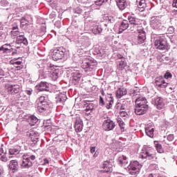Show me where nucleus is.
Here are the masks:
<instances>
[{
	"mask_svg": "<svg viewBox=\"0 0 177 177\" xmlns=\"http://www.w3.org/2000/svg\"><path fill=\"white\" fill-rule=\"evenodd\" d=\"M82 39H86L87 41L89 40V36H88V33H84L82 36Z\"/></svg>",
	"mask_w": 177,
	"mask_h": 177,
	"instance_id": "e2e57ef3",
	"label": "nucleus"
},
{
	"mask_svg": "<svg viewBox=\"0 0 177 177\" xmlns=\"http://www.w3.org/2000/svg\"><path fill=\"white\" fill-rule=\"evenodd\" d=\"M135 103H136V106H149L147 104V100L144 97H138L136 100Z\"/></svg>",
	"mask_w": 177,
	"mask_h": 177,
	"instance_id": "c85d7f7f",
	"label": "nucleus"
},
{
	"mask_svg": "<svg viewBox=\"0 0 177 177\" xmlns=\"http://www.w3.org/2000/svg\"><path fill=\"white\" fill-rule=\"evenodd\" d=\"M109 0H96L95 1V5H97V6H102V5H103V3H106V2H108Z\"/></svg>",
	"mask_w": 177,
	"mask_h": 177,
	"instance_id": "8fccbe9b",
	"label": "nucleus"
},
{
	"mask_svg": "<svg viewBox=\"0 0 177 177\" xmlns=\"http://www.w3.org/2000/svg\"><path fill=\"white\" fill-rule=\"evenodd\" d=\"M118 162H119L120 165H127V164H128V158L122 155L118 158Z\"/></svg>",
	"mask_w": 177,
	"mask_h": 177,
	"instance_id": "c9c22d12",
	"label": "nucleus"
},
{
	"mask_svg": "<svg viewBox=\"0 0 177 177\" xmlns=\"http://www.w3.org/2000/svg\"><path fill=\"white\" fill-rule=\"evenodd\" d=\"M35 108L39 113H50L49 104H48V100H46V97L44 95H41L37 99Z\"/></svg>",
	"mask_w": 177,
	"mask_h": 177,
	"instance_id": "f257e3e1",
	"label": "nucleus"
},
{
	"mask_svg": "<svg viewBox=\"0 0 177 177\" xmlns=\"http://www.w3.org/2000/svg\"><path fill=\"white\" fill-rule=\"evenodd\" d=\"M73 60L75 63H79L80 60H81V57H80V55L73 56Z\"/></svg>",
	"mask_w": 177,
	"mask_h": 177,
	"instance_id": "5fc2aeb1",
	"label": "nucleus"
},
{
	"mask_svg": "<svg viewBox=\"0 0 177 177\" xmlns=\"http://www.w3.org/2000/svg\"><path fill=\"white\" fill-rule=\"evenodd\" d=\"M103 31L102 26H95L92 28V32L95 34V35H97V34H101Z\"/></svg>",
	"mask_w": 177,
	"mask_h": 177,
	"instance_id": "58836bf2",
	"label": "nucleus"
},
{
	"mask_svg": "<svg viewBox=\"0 0 177 177\" xmlns=\"http://www.w3.org/2000/svg\"><path fill=\"white\" fill-rule=\"evenodd\" d=\"M66 53V49L63 47L57 48L54 50L52 55V58L54 62H57V60H62L64 57Z\"/></svg>",
	"mask_w": 177,
	"mask_h": 177,
	"instance_id": "9d476101",
	"label": "nucleus"
},
{
	"mask_svg": "<svg viewBox=\"0 0 177 177\" xmlns=\"http://www.w3.org/2000/svg\"><path fill=\"white\" fill-rule=\"evenodd\" d=\"M146 6V0H140L138 5V10L140 12H143L145 10V7Z\"/></svg>",
	"mask_w": 177,
	"mask_h": 177,
	"instance_id": "ea45409f",
	"label": "nucleus"
},
{
	"mask_svg": "<svg viewBox=\"0 0 177 177\" xmlns=\"http://www.w3.org/2000/svg\"><path fill=\"white\" fill-rule=\"evenodd\" d=\"M106 108L109 110L114 104V97L112 94H109L105 99Z\"/></svg>",
	"mask_w": 177,
	"mask_h": 177,
	"instance_id": "4be33fe9",
	"label": "nucleus"
},
{
	"mask_svg": "<svg viewBox=\"0 0 177 177\" xmlns=\"http://www.w3.org/2000/svg\"><path fill=\"white\" fill-rule=\"evenodd\" d=\"M93 53L95 55V56L103 57V55L106 53V51H104V49H102L100 46H97L94 48Z\"/></svg>",
	"mask_w": 177,
	"mask_h": 177,
	"instance_id": "b1692460",
	"label": "nucleus"
},
{
	"mask_svg": "<svg viewBox=\"0 0 177 177\" xmlns=\"http://www.w3.org/2000/svg\"><path fill=\"white\" fill-rule=\"evenodd\" d=\"M151 104L158 109V110H162V108L164 107L165 104H164V100L161 97H154L151 100Z\"/></svg>",
	"mask_w": 177,
	"mask_h": 177,
	"instance_id": "ddd939ff",
	"label": "nucleus"
},
{
	"mask_svg": "<svg viewBox=\"0 0 177 177\" xmlns=\"http://www.w3.org/2000/svg\"><path fill=\"white\" fill-rule=\"evenodd\" d=\"M129 102V99H127L126 100L123 101V103L120 106V111H123L124 110H127V103Z\"/></svg>",
	"mask_w": 177,
	"mask_h": 177,
	"instance_id": "49530a36",
	"label": "nucleus"
},
{
	"mask_svg": "<svg viewBox=\"0 0 177 177\" xmlns=\"http://www.w3.org/2000/svg\"><path fill=\"white\" fill-rule=\"evenodd\" d=\"M129 28V22L128 20H122V21L120 23V25L119 26V32L120 34H122L125 30H128Z\"/></svg>",
	"mask_w": 177,
	"mask_h": 177,
	"instance_id": "a878e982",
	"label": "nucleus"
},
{
	"mask_svg": "<svg viewBox=\"0 0 177 177\" xmlns=\"http://www.w3.org/2000/svg\"><path fill=\"white\" fill-rule=\"evenodd\" d=\"M38 121H39L38 118L34 115H31L28 118V122H29L30 125H31L32 127H34V125H35V124H37L38 122Z\"/></svg>",
	"mask_w": 177,
	"mask_h": 177,
	"instance_id": "e433bc0d",
	"label": "nucleus"
},
{
	"mask_svg": "<svg viewBox=\"0 0 177 177\" xmlns=\"http://www.w3.org/2000/svg\"><path fill=\"white\" fill-rule=\"evenodd\" d=\"M17 100H29L27 98V95H26V93L24 91H19L16 95Z\"/></svg>",
	"mask_w": 177,
	"mask_h": 177,
	"instance_id": "f704fd0d",
	"label": "nucleus"
},
{
	"mask_svg": "<svg viewBox=\"0 0 177 177\" xmlns=\"http://www.w3.org/2000/svg\"><path fill=\"white\" fill-rule=\"evenodd\" d=\"M171 13L174 17V18L171 19V21L177 26V10H172L171 11Z\"/></svg>",
	"mask_w": 177,
	"mask_h": 177,
	"instance_id": "79ce46f5",
	"label": "nucleus"
},
{
	"mask_svg": "<svg viewBox=\"0 0 177 177\" xmlns=\"http://www.w3.org/2000/svg\"><path fill=\"white\" fill-rule=\"evenodd\" d=\"M32 92L33 91L32 88H28L24 91V93H26V95H28V96H31V95H32Z\"/></svg>",
	"mask_w": 177,
	"mask_h": 177,
	"instance_id": "bf43d9fd",
	"label": "nucleus"
},
{
	"mask_svg": "<svg viewBox=\"0 0 177 177\" xmlns=\"http://www.w3.org/2000/svg\"><path fill=\"white\" fill-rule=\"evenodd\" d=\"M0 160L3 162H6L8 161V152H4V153L0 154Z\"/></svg>",
	"mask_w": 177,
	"mask_h": 177,
	"instance_id": "a18cd8bd",
	"label": "nucleus"
},
{
	"mask_svg": "<svg viewBox=\"0 0 177 177\" xmlns=\"http://www.w3.org/2000/svg\"><path fill=\"white\" fill-rule=\"evenodd\" d=\"M167 140H169V142H172V140H174V134H169L167 136Z\"/></svg>",
	"mask_w": 177,
	"mask_h": 177,
	"instance_id": "052dcab7",
	"label": "nucleus"
},
{
	"mask_svg": "<svg viewBox=\"0 0 177 177\" xmlns=\"http://www.w3.org/2000/svg\"><path fill=\"white\" fill-rule=\"evenodd\" d=\"M154 127L151 124H147L145 127V133L149 138H154Z\"/></svg>",
	"mask_w": 177,
	"mask_h": 177,
	"instance_id": "bb28decb",
	"label": "nucleus"
},
{
	"mask_svg": "<svg viewBox=\"0 0 177 177\" xmlns=\"http://www.w3.org/2000/svg\"><path fill=\"white\" fill-rule=\"evenodd\" d=\"M167 31L169 34H174V32H175V28L174 26H170L168 28Z\"/></svg>",
	"mask_w": 177,
	"mask_h": 177,
	"instance_id": "6e6d98bb",
	"label": "nucleus"
},
{
	"mask_svg": "<svg viewBox=\"0 0 177 177\" xmlns=\"http://www.w3.org/2000/svg\"><path fill=\"white\" fill-rule=\"evenodd\" d=\"M146 41V32L145 30H141L138 32V35L135 41V45H140Z\"/></svg>",
	"mask_w": 177,
	"mask_h": 177,
	"instance_id": "2eb2a0df",
	"label": "nucleus"
},
{
	"mask_svg": "<svg viewBox=\"0 0 177 177\" xmlns=\"http://www.w3.org/2000/svg\"><path fill=\"white\" fill-rule=\"evenodd\" d=\"M84 103L86 111H92L95 109V104L91 101H84Z\"/></svg>",
	"mask_w": 177,
	"mask_h": 177,
	"instance_id": "473e14b6",
	"label": "nucleus"
},
{
	"mask_svg": "<svg viewBox=\"0 0 177 177\" xmlns=\"http://www.w3.org/2000/svg\"><path fill=\"white\" fill-rule=\"evenodd\" d=\"M154 146L158 151V153H164V149H162V145L158 142V141H154Z\"/></svg>",
	"mask_w": 177,
	"mask_h": 177,
	"instance_id": "4c0bfd02",
	"label": "nucleus"
},
{
	"mask_svg": "<svg viewBox=\"0 0 177 177\" xmlns=\"http://www.w3.org/2000/svg\"><path fill=\"white\" fill-rule=\"evenodd\" d=\"M5 77V71L3 69L0 68V78H3Z\"/></svg>",
	"mask_w": 177,
	"mask_h": 177,
	"instance_id": "69168bd1",
	"label": "nucleus"
},
{
	"mask_svg": "<svg viewBox=\"0 0 177 177\" xmlns=\"http://www.w3.org/2000/svg\"><path fill=\"white\" fill-rule=\"evenodd\" d=\"M20 151H21V147L16 146L9 149L10 158L15 156V157H20Z\"/></svg>",
	"mask_w": 177,
	"mask_h": 177,
	"instance_id": "a211bd4d",
	"label": "nucleus"
},
{
	"mask_svg": "<svg viewBox=\"0 0 177 177\" xmlns=\"http://www.w3.org/2000/svg\"><path fill=\"white\" fill-rule=\"evenodd\" d=\"M150 26L153 30L156 31H162L165 30V27L162 26V21H161V16H153L149 20Z\"/></svg>",
	"mask_w": 177,
	"mask_h": 177,
	"instance_id": "39448f33",
	"label": "nucleus"
},
{
	"mask_svg": "<svg viewBox=\"0 0 177 177\" xmlns=\"http://www.w3.org/2000/svg\"><path fill=\"white\" fill-rule=\"evenodd\" d=\"M118 123L119 124L120 129H125V123L124 122V121H122V119L118 118Z\"/></svg>",
	"mask_w": 177,
	"mask_h": 177,
	"instance_id": "09e8293b",
	"label": "nucleus"
},
{
	"mask_svg": "<svg viewBox=\"0 0 177 177\" xmlns=\"http://www.w3.org/2000/svg\"><path fill=\"white\" fill-rule=\"evenodd\" d=\"M8 167L10 171L16 172L17 171H19V162L16 160H10Z\"/></svg>",
	"mask_w": 177,
	"mask_h": 177,
	"instance_id": "cd10ccee",
	"label": "nucleus"
},
{
	"mask_svg": "<svg viewBox=\"0 0 177 177\" xmlns=\"http://www.w3.org/2000/svg\"><path fill=\"white\" fill-rule=\"evenodd\" d=\"M119 64L118 65V67L119 70H124L125 67H127V62H125V59H122L120 61H118Z\"/></svg>",
	"mask_w": 177,
	"mask_h": 177,
	"instance_id": "37998d69",
	"label": "nucleus"
},
{
	"mask_svg": "<svg viewBox=\"0 0 177 177\" xmlns=\"http://www.w3.org/2000/svg\"><path fill=\"white\" fill-rule=\"evenodd\" d=\"M135 113L137 115H143V114H146L147 113V110H149V106L145 105L142 106H135Z\"/></svg>",
	"mask_w": 177,
	"mask_h": 177,
	"instance_id": "f3484780",
	"label": "nucleus"
},
{
	"mask_svg": "<svg viewBox=\"0 0 177 177\" xmlns=\"http://www.w3.org/2000/svg\"><path fill=\"white\" fill-rule=\"evenodd\" d=\"M74 13H77V15H81L82 13V9L80 8H77L73 10Z\"/></svg>",
	"mask_w": 177,
	"mask_h": 177,
	"instance_id": "13d9d810",
	"label": "nucleus"
},
{
	"mask_svg": "<svg viewBox=\"0 0 177 177\" xmlns=\"http://www.w3.org/2000/svg\"><path fill=\"white\" fill-rule=\"evenodd\" d=\"M12 30H19V24L17 22H14L11 26Z\"/></svg>",
	"mask_w": 177,
	"mask_h": 177,
	"instance_id": "864d4df0",
	"label": "nucleus"
},
{
	"mask_svg": "<svg viewBox=\"0 0 177 177\" xmlns=\"http://www.w3.org/2000/svg\"><path fill=\"white\" fill-rule=\"evenodd\" d=\"M46 70L47 71H44L45 73H46L48 77L52 78L53 81H56V80L59 78V73H60V70L55 68L54 65H52V64H48Z\"/></svg>",
	"mask_w": 177,
	"mask_h": 177,
	"instance_id": "0eeeda50",
	"label": "nucleus"
},
{
	"mask_svg": "<svg viewBox=\"0 0 177 177\" xmlns=\"http://www.w3.org/2000/svg\"><path fill=\"white\" fill-rule=\"evenodd\" d=\"M30 139L32 142H34V143H37L38 142V136H34L32 135L30 136Z\"/></svg>",
	"mask_w": 177,
	"mask_h": 177,
	"instance_id": "4d7b16f0",
	"label": "nucleus"
},
{
	"mask_svg": "<svg viewBox=\"0 0 177 177\" xmlns=\"http://www.w3.org/2000/svg\"><path fill=\"white\" fill-rule=\"evenodd\" d=\"M165 78L166 80H168V78H172V74H171V73L167 72L165 74Z\"/></svg>",
	"mask_w": 177,
	"mask_h": 177,
	"instance_id": "680f3d73",
	"label": "nucleus"
},
{
	"mask_svg": "<svg viewBox=\"0 0 177 177\" xmlns=\"http://www.w3.org/2000/svg\"><path fill=\"white\" fill-rule=\"evenodd\" d=\"M172 6L173 8H177V0H173Z\"/></svg>",
	"mask_w": 177,
	"mask_h": 177,
	"instance_id": "774afa93",
	"label": "nucleus"
},
{
	"mask_svg": "<svg viewBox=\"0 0 177 177\" xmlns=\"http://www.w3.org/2000/svg\"><path fill=\"white\" fill-rule=\"evenodd\" d=\"M36 89H37V91H39V92H44V91H45L46 92H48L49 83L46 82H41L36 86Z\"/></svg>",
	"mask_w": 177,
	"mask_h": 177,
	"instance_id": "6ab92c4d",
	"label": "nucleus"
},
{
	"mask_svg": "<svg viewBox=\"0 0 177 177\" xmlns=\"http://www.w3.org/2000/svg\"><path fill=\"white\" fill-rule=\"evenodd\" d=\"M20 23L22 27H24V26H28V24L31 23V19H29L28 17H23L21 18Z\"/></svg>",
	"mask_w": 177,
	"mask_h": 177,
	"instance_id": "a19ab883",
	"label": "nucleus"
},
{
	"mask_svg": "<svg viewBox=\"0 0 177 177\" xmlns=\"http://www.w3.org/2000/svg\"><path fill=\"white\" fill-rule=\"evenodd\" d=\"M11 38L15 39V38H17L19 35H20V31L18 30H11L10 31Z\"/></svg>",
	"mask_w": 177,
	"mask_h": 177,
	"instance_id": "c03bdc74",
	"label": "nucleus"
},
{
	"mask_svg": "<svg viewBox=\"0 0 177 177\" xmlns=\"http://www.w3.org/2000/svg\"><path fill=\"white\" fill-rule=\"evenodd\" d=\"M155 84L158 88H167L168 86V83L165 82L162 77H156Z\"/></svg>",
	"mask_w": 177,
	"mask_h": 177,
	"instance_id": "aec40b11",
	"label": "nucleus"
},
{
	"mask_svg": "<svg viewBox=\"0 0 177 177\" xmlns=\"http://www.w3.org/2000/svg\"><path fill=\"white\" fill-rule=\"evenodd\" d=\"M140 158L142 160H157L154 149L150 147L144 146L140 153Z\"/></svg>",
	"mask_w": 177,
	"mask_h": 177,
	"instance_id": "f03ea898",
	"label": "nucleus"
},
{
	"mask_svg": "<svg viewBox=\"0 0 177 177\" xmlns=\"http://www.w3.org/2000/svg\"><path fill=\"white\" fill-rule=\"evenodd\" d=\"M72 77H73V82H74V84H77V82H80V80H81L82 75H81L80 71H77L72 73Z\"/></svg>",
	"mask_w": 177,
	"mask_h": 177,
	"instance_id": "7c9ffc66",
	"label": "nucleus"
},
{
	"mask_svg": "<svg viewBox=\"0 0 177 177\" xmlns=\"http://www.w3.org/2000/svg\"><path fill=\"white\" fill-rule=\"evenodd\" d=\"M116 3L120 10H124L128 6L127 0H116Z\"/></svg>",
	"mask_w": 177,
	"mask_h": 177,
	"instance_id": "2f4dec72",
	"label": "nucleus"
},
{
	"mask_svg": "<svg viewBox=\"0 0 177 177\" xmlns=\"http://www.w3.org/2000/svg\"><path fill=\"white\" fill-rule=\"evenodd\" d=\"M120 117H122L124 120H125V118H128L129 117L128 113H127L125 111H120Z\"/></svg>",
	"mask_w": 177,
	"mask_h": 177,
	"instance_id": "603ef678",
	"label": "nucleus"
},
{
	"mask_svg": "<svg viewBox=\"0 0 177 177\" xmlns=\"http://www.w3.org/2000/svg\"><path fill=\"white\" fill-rule=\"evenodd\" d=\"M101 169L99 171L100 175L106 174V175L109 174L113 171V165H111V161L106 160L100 167Z\"/></svg>",
	"mask_w": 177,
	"mask_h": 177,
	"instance_id": "1a4fd4ad",
	"label": "nucleus"
},
{
	"mask_svg": "<svg viewBox=\"0 0 177 177\" xmlns=\"http://www.w3.org/2000/svg\"><path fill=\"white\" fill-rule=\"evenodd\" d=\"M142 168V165L138 160H133L128 166V169L130 175H138Z\"/></svg>",
	"mask_w": 177,
	"mask_h": 177,
	"instance_id": "6e6552de",
	"label": "nucleus"
},
{
	"mask_svg": "<svg viewBox=\"0 0 177 177\" xmlns=\"http://www.w3.org/2000/svg\"><path fill=\"white\" fill-rule=\"evenodd\" d=\"M154 46L159 50H168L169 49L168 40H167V37L164 35L158 37L155 39Z\"/></svg>",
	"mask_w": 177,
	"mask_h": 177,
	"instance_id": "20e7f679",
	"label": "nucleus"
},
{
	"mask_svg": "<svg viewBox=\"0 0 177 177\" xmlns=\"http://www.w3.org/2000/svg\"><path fill=\"white\" fill-rule=\"evenodd\" d=\"M106 20L108 24H111L115 22V19H114L113 17H106Z\"/></svg>",
	"mask_w": 177,
	"mask_h": 177,
	"instance_id": "3c124183",
	"label": "nucleus"
},
{
	"mask_svg": "<svg viewBox=\"0 0 177 177\" xmlns=\"http://www.w3.org/2000/svg\"><path fill=\"white\" fill-rule=\"evenodd\" d=\"M83 128H84V124L82 122V120H81V118L80 117H76V121L75 124V132H81Z\"/></svg>",
	"mask_w": 177,
	"mask_h": 177,
	"instance_id": "5701e85b",
	"label": "nucleus"
},
{
	"mask_svg": "<svg viewBox=\"0 0 177 177\" xmlns=\"http://www.w3.org/2000/svg\"><path fill=\"white\" fill-rule=\"evenodd\" d=\"M12 64L15 66L17 71L22 70L24 66H23V59L20 58H15L12 60L10 61Z\"/></svg>",
	"mask_w": 177,
	"mask_h": 177,
	"instance_id": "412c9836",
	"label": "nucleus"
},
{
	"mask_svg": "<svg viewBox=\"0 0 177 177\" xmlns=\"http://www.w3.org/2000/svg\"><path fill=\"white\" fill-rule=\"evenodd\" d=\"M35 155H32L30 153H25L22 155V162L21 163V169H29L32 167V162L35 160Z\"/></svg>",
	"mask_w": 177,
	"mask_h": 177,
	"instance_id": "7ed1b4c3",
	"label": "nucleus"
},
{
	"mask_svg": "<svg viewBox=\"0 0 177 177\" xmlns=\"http://www.w3.org/2000/svg\"><path fill=\"white\" fill-rule=\"evenodd\" d=\"M5 88L9 95H17L20 92L21 87L19 84H8L6 85Z\"/></svg>",
	"mask_w": 177,
	"mask_h": 177,
	"instance_id": "9b49d317",
	"label": "nucleus"
},
{
	"mask_svg": "<svg viewBox=\"0 0 177 177\" xmlns=\"http://www.w3.org/2000/svg\"><path fill=\"white\" fill-rule=\"evenodd\" d=\"M127 93H128V91L127 90V88H119L116 91V97H118V99H121V97H122V96H125Z\"/></svg>",
	"mask_w": 177,
	"mask_h": 177,
	"instance_id": "c756f323",
	"label": "nucleus"
},
{
	"mask_svg": "<svg viewBox=\"0 0 177 177\" xmlns=\"http://www.w3.org/2000/svg\"><path fill=\"white\" fill-rule=\"evenodd\" d=\"M15 49L12 48V46L10 44H3L1 47H0V51L3 52V53H7L8 55H10L12 52H13Z\"/></svg>",
	"mask_w": 177,
	"mask_h": 177,
	"instance_id": "393cba45",
	"label": "nucleus"
},
{
	"mask_svg": "<svg viewBox=\"0 0 177 177\" xmlns=\"http://www.w3.org/2000/svg\"><path fill=\"white\" fill-rule=\"evenodd\" d=\"M66 100H67V95L64 93H59L57 97V103H59V104H63Z\"/></svg>",
	"mask_w": 177,
	"mask_h": 177,
	"instance_id": "72a5a7b5",
	"label": "nucleus"
},
{
	"mask_svg": "<svg viewBox=\"0 0 177 177\" xmlns=\"http://www.w3.org/2000/svg\"><path fill=\"white\" fill-rule=\"evenodd\" d=\"M0 5L1 6H3V8H8L10 6V3H9V1L6 0H1L0 1Z\"/></svg>",
	"mask_w": 177,
	"mask_h": 177,
	"instance_id": "de8ad7c7",
	"label": "nucleus"
},
{
	"mask_svg": "<svg viewBox=\"0 0 177 177\" xmlns=\"http://www.w3.org/2000/svg\"><path fill=\"white\" fill-rule=\"evenodd\" d=\"M15 44L20 45V46H23V45L27 46L28 45V40H27L24 35H19L16 37Z\"/></svg>",
	"mask_w": 177,
	"mask_h": 177,
	"instance_id": "dca6fc26",
	"label": "nucleus"
},
{
	"mask_svg": "<svg viewBox=\"0 0 177 177\" xmlns=\"http://www.w3.org/2000/svg\"><path fill=\"white\" fill-rule=\"evenodd\" d=\"M96 60L86 58L82 61L81 67L86 73H89V71H92L96 68Z\"/></svg>",
	"mask_w": 177,
	"mask_h": 177,
	"instance_id": "423d86ee",
	"label": "nucleus"
},
{
	"mask_svg": "<svg viewBox=\"0 0 177 177\" xmlns=\"http://www.w3.org/2000/svg\"><path fill=\"white\" fill-rule=\"evenodd\" d=\"M128 21L129 22L130 26H132V28H131V31H133V30H136L139 25L142 24V21L139 18H136L135 17V15H131L128 17Z\"/></svg>",
	"mask_w": 177,
	"mask_h": 177,
	"instance_id": "f8f14e48",
	"label": "nucleus"
},
{
	"mask_svg": "<svg viewBox=\"0 0 177 177\" xmlns=\"http://www.w3.org/2000/svg\"><path fill=\"white\" fill-rule=\"evenodd\" d=\"M104 100L102 97V96H100V106H104Z\"/></svg>",
	"mask_w": 177,
	"mask_h": 177,
	"instance_id": "0e129e2a",
	"label": "nucleus"
},
{
	"mask_svg": "<svg viewBox=\"0 0 177 177\" xmlns=\"http://www.w3.org/2000/svg\"><path fill=\"white\" fill-rule=\"evenodd\" d=\"M115 128V122L111 119H106L103 122L102 129L104 131H113Z\"/></svg>",
	"mask_w": 177,
	"mask_h": 177,
	"instance_id": "4468645a",
	"label": "nucleus"
},
{
	"mask_svg": "<svg viewBox=\"0 0 177 177\" xmlns=\"http://www.w3.org/2000/svg\"><path fill=\"white\" fill-rule=\"evenodd\" d=\"M118 62L121 60H125V58H124V57L122 55H118Z\"/></svg>",
	"mask_w": 177,
	"mask_h": 177,
	"instance_id": "338daca9",
	"label": "nucleus"
}]
</instances>
